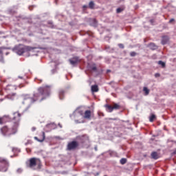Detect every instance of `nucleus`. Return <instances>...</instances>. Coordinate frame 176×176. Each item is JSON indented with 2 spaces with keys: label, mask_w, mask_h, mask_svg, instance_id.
Here are the masks:
<instances>
[{
  "label": "nucleus",
  "mask_w": 176,
  "mask_h": 176,
  "mask_svg": "<svg viewBox=\"0 0 176 176\" xmlns=\"http://www.w3.org/2000/svg\"><path fill=\"white\" fill-rule=\"evenodd\" d=\"M52 94V87L46 85L45 87H41L37 89V91L33 95V98H29L32 104L36 102V101H43L50 97Z\"/></svg>",
  "instance_id": "1"
},
{
  "label": "nucleus",
  "mask_w": 176,
  "mask_h": 176,
  "mask_svg": "<svg viewBox=\"0 0 176 176\" xmlns=\"http://www.w3.org/2000/svg\"><path fill=\"white\" fill-rule=\"evenodd\" d=\"M34 49H36V47L28 46V45H19L18 46L14 47V50L16 54L19 56H23L24 53L27 52H31L32 50H34Z\"/></svg>",
  "instance_id": "2"
},
{
  "label": "nucleus",
  "mask_w": 176,
  "mask_h": 176,
  "mask_svg": "<svg viewBox=\"0 0 176 176\" xmlns=\"http://www.w3.org/2000/svg\"><path fill=\"white\" fill-rule=\"evenodd\" d=\"M21 118V114L19 112H15L13 113L12 120V133H17V129L20 124V119Z\"/></svg>",
  "instance_id": "3"
},
{
  "label": "nucleus",
  "mask_w": 176,
  "mask_h": 176,
  "mask_svg": "<svg viewBox=\"0 0 176 176\" xmlns=\"http://www.w3.org/2000/svg\"><path fill=\"white\" fill-rule=\"evenodd\" d=\"M27 167L29 168H33V170H35V166L36 165L38 166V168H41V166H42L41 164V160H38V158L32 157L29 160V162L26 163Z\"/></svg>",
  "instance_id": "4"
},
{
  "label": "nucleus",
  "mask_w": 176,
  "mask_h": 176,
  "mask_svg": "<svg viewBox=\"0 0 176 176\" xmlns=\"http://www.w3.org/2000/svg\"><path fill=\"white\" fill-rule=\"evenodd\" d=\"M16 89H17V87L15 85H8L6 87V91L8 94L7 96L8 98H13V97L16 96V93H14V91H16Z\"/></svg>",
  "instance_id": "5"
},
{
  "label": "nucleus",
  "mask_w": 176,
  "mask_h": 176,
  "mask_svg": "<svg viewBox=\"0 0 176 176\" xmlns=\"http://www.w3.org/2000/svg\"><path fill=\"white\" fill-rule=\"evenodd\" d=\"M76 140L77 141H79L80 144H82V145H85L90 142V139L86 134L77 136Z\"/></svg>",
  "instance_id": "6"
},
{
  "label": "nucleus",
  "mask_w": 176,
  "mask_h": 176,
  "mask_svg": "<svg viewBox=\"0 0 176 176\" xmlns=\"http://www.w3.org/2000/svg\"><path fill=\"white\" fill-rule=\"evenodd\" d=\"M1 133L3 135H12V134H16V133H13V126L10 129L8 128L7 126H4L1 129Z\"/></svg>",
  "instance_id": "7"
},
{
  "label": "nucleus",
  "mask_w": 176,
  "mask_h": 176,
  "mask_svg": "<svg viewBox=\"0 0 176 176\" xmlns=\"http://www.w3.org/2000/svg\"><path fill=\"white\" fill-rule=\"evenodd\" d=\"M9 162L4 158L0 157V171H6Z\"/></svg>",
  "instance_id": "8"
},
{
  "label": "nucleus",
  "mask_w": 176,
  "mask_h": 176,
  "mask_svg": "<svg viewBox=\"0 0 176 176\" xmlns=\"http://www.w3.org/2000/svg\"><path fill=\"white\" fill-rule=\"evenodd\" d=\"M79 146V143L76 141H72L68 143L67 146V151H75Z\"/></svg>",
  "instance_id": "9"
},
{
  "label": "nucleus",
  "mask_w": 176,
  "mask_h": 176,
  "mask_svg": "<svg viewBox=\"0 0 176 176\" xmlns=\"http://www.w3.org/2000/svg\"><path fill=\"white\" fill-rule=\"evenodd\" d=\"M72 65H76V64L80 63V59L78 56L73 57L69 60Z\"/></svg>",
  "instance_id": "10"
},
{
  "label": "nucleus",
  "mask_w": 176,
  "mask_h": 176,
  "mask_svg": "<svg viewBox=\"0 0 176 176\" xmlns=\"http://www.w3.org/2000/svg\"><path fill=\"white\" fill-rule=\"evenodd\" d=\"M84 118L90 120L91 119V111L90 110L85 111L84 113Z\"/></svg>",
  "instance_id": "11"
},
{
  "label": "nucleus",
  "mask_w": 176,
  "mask_h": 176,
  "mask_svg": "<svg viewBox=\"0 0 176 176\" xmlns=\"http://www.w3.org/2000/svg\"><path fill=\"white\" fill-rule=\"evenodd\" d=\"M9 120V116H4L3 117L0 118V124H3L4 123H6Z\"/></svg>",
  "instance_id": "12"
},
{
  "label": "nucleus",
  "mask_w": 176,
  "mask_h": 176,
  "mask_svg": "<svg viewBox=\"0 0 176 176\" xmlns=\"http://www.w3.org/2000/svg\"><path fill=\"white\" fill-rule=\"evenodd\" d=\"M168 41H170V38H168V36H163L161 43L162 45H166V43H168Z\"/></svg>",
  "instance_id": "13"
},
{
  "label": "nucleus",
  "mask_w": 176,
  "mask_h": 176,
  "mask_svg": "<svg viewBox=\"0 0 176 176\" xmlns=\"http://www.w3.org/2000/svg\"><path fill=\"white\" fill-rule=\"evenodd\" d=\"M151 156L152 159H154V160H157L160 157L159 154L156 151L152 152Z\"/></svg>",
  "instance_id": "14"
},
{
  "label": "nucleus",
  "mask_w": 176,
  "mask_h": 176,
  "mask_svg": "<svg viewBox=\"0 0 176 176\" xmlns=\"http://www.w3.org/2000/svg\"><path fill=\"white\" fill-rule=\"evenodd\" d=\"M64 94H65V91H64V89H60L59 91V98H60V100H64Z\"/></svg>",
  "instance_id": "15"
},
{
  "label": "nucleus",
  "mask_w": 176,
  "mask_h": 176,
  "mask_svg": "<svg viewBox=\"0 0 176 176\" xmlns=\"http://www.w3.org/2000/svg\"><path fill=\"white\" fill-rule=\"evenodd\" d=\"M91 89L92 93H97V91H98V85H92Z\"/></svg>",
  "instance_id": "16"
},
{
  "label": "nucleus",
  "mask_w": 176,
  "mask_h": 176,
  "mask_svg": "<svg viewBox=\"0 0 176 176\" xmlns=\"http://www.w3.org/2000/svg\"><path fill=\"white\" fill-rule=\"evenodd\" d=\"M34 140H36L38 142H43L45 141V132H43L42 138L40 140L38 137H34Z\"/></svg>",
  "instance_id": "17"
},
{
  "label": "nucleus",
  "mask_w": 176,
  "mask_h": 176,
  "mask_svg": "<svg viewBox=\"0 0 176 176\" xmlns=\"http://www.w3.org/2000/svg\"><path fill=\"white\" fill-rule=\"evenodd\" d=\"M148 47H150L151 50H156V49H157V46H156V45H155L153 43H150L148 45Z\"/></svg>",
  "instance_id": "18"
},
{
  "label": "nucleus",
  "mask_w": 176,
  "mask_h": 176,
  "mask_svg": "<svg viewBox=\"0 0 176 176\" xmlns=\"http://www.w3.org/2000/svg\"><path fill=\"white\" fill-rule=\"evenodd\" d=\"M105 108H107V109H109V112H113V107L111 105L109 104H106L105 105Z\"/></svg>",
  "instance_id": "19"
},
{
  "label": "nucleus",
  "mask_w": 176,
  "mask_h": 176,
  "mask_svg": "<svg viewBox=\"0 0 176 176\" xmlns=\"http://www.w3.org/2000/svg\"><path fill=\"white\" fill-rule=\"evenodd\" d=\"M157 63L159 65H161L162 68H166V63H164L162 60H160V61H158Z\"/></svg>",
  "instance_id": "20"
},
{
  "label": "nucleus",
  "mask_w": 176,
  "mask_h": 176,
  "mask_svg": "<svg viewBox=\"0 0 176 176\" xmlns=\"http://www.w3.org/2000/svg\"><path fill=\"white\" fill-rule=\"evenodd\" d=\"M113 109H120V105L117 103H113Z\"/></svg>",
  "instance_id": "21"
},
{
  "label": "nucleus",
  "mask_w": 176,
  "mask_h": 176,
  "mask_svg": "<svg viewBox=\"0 0 176 176\" xmlns=\"http://www.w3.org/2000/svg\"><path fill=\"white\" fill-rule=\"evenodd\" d=\"M143 91H144L145 96H148L149 94V89L146 87L143 88Z\"/></svg>",
  "instance_id": "22"
},
{
  "label": "nucleus",
  "mask_w": 176,
  "mask_h": 176,
  "mask_svg": "<svg viewBox=\"0 0 176 176\" xmlns=\"http://www.w3.org/2000/svg\"><path fill=\"white\" fill-rule=\"evenodd\" d=\"M89 69H91V71H97V66H96V65H92L89 66Z\"/></svg>",
  "instance_id": "23"
},
{
  "label": "nucleus",
  "mask_w": 176,
  "mask_h": 176,
  "mask_svg": "<svg viewBox=\"0 0 176 176\" xmlns=\"http://www.w3.org/2000/svg\"><path fill=\"white\" fill-rule=\"evenodd\" d=\"M155 119H156V116H155L154 114H152L149 118L150 122H153Z\"/></svg>",
  "instance_id": "24"
},
{
  "label": "nucleus",
  "mask_w": 176,
  "mask_h": 176,
  "mask_svg": "<svg viewBox=\"0 0 176 176\" xmlns=\"http://www.w3.org/2000/svg\"><path fill=\"white\" fill-rule=\"evenodd\" d=\"M89 9H94V2L90 1L89 3Z\"/></svg>",
  "instance_id": "25"
},
{
  "label": "nucleus",
  "mask_w": 176,
  "mask_h": 176,
  "mask_svg": "<svg viewBox=\"0 0 176 176\" xmlns=\"http://www.w3.org/2000/svg\"><path fill=\"white\" fill-rule=\"evenodd\" d=\"M123 10H124V8H118L116 10V12L117 13H122V12H123Z\"/></svg>",
  "instance_id": "26"
},
{
  "label": "nucleus",
  "mask_w": 176,
  "mask_h": 176,
  "mask_svg": "<svg viewBox=\"0 0 176 176\" xmlns=\"http://www.w3.org/2000/svg\"><path fill=\"white\" fill-rule=\"evenodd\" d=\"M0 63H3V55L2 54V50H0Z\"/></svg>",
  "instance_id": "27"
},
{
  "label": "nucleus",
  "mask_w": 176,
  "mask_h": 176,
  "mask_svg": "<svg viewBox=\"0 0 176 176\" xmlns=\"http://www.w3.org/2000/svg\"><path fill=\"white\" fill-rule=\"evenodd\" d=\"M120 163H121L122 164H126V163H127V159H126V158H122V159L120 160Z\"/></svg>",
  "instance_id": "28"
},
{
  "label": "nucleus",
  "mask_w": 176,
  "mask_h": 176,
  "mask_svg": "<svg viewBox=\"0 0 176 176\" xmlns=\"http://www.w3.org/2000/svg\"><path fill=\"white\" fill-rule=\"evenodd\" d=\"M137 54V53L135 52H131L130 53V56L131 57H135V55Z\"/></svg>",
  "instance_id": "29"
},
{
  "label": "nucleus",
  "mask_w": 176,
  "mask_h": 176,
  "mask_svg": "<svg viewBox=\"0 0 176 176\" xmlns=\"http://www.w3.org/2000/svg\"><path fill=\"white\" fill-rule=\"evenodd\" d=\"M118 47H120V49H124V45L122 43L118 44Z\"/></svg>",
  "instance_id": "30"
},
{
  "label": "nucleus",
  "mask_w": 176,
  "mask_h": 176,
  "mask_svg": "<svg viewBox=\"0 0 176 176\" xmlns=\"http://www.w3.org/2000/svg\"><path fill=\"white\" fill-rule=\"evenodd\" d=\"M155 78H160V74L156 73V74H155Z\"/></svg>",
  "instance_id": "31"
},
{
  "label": "nucleus",
  "mask_w": 176,
  "mask_h": 176,
  "mask_svg": "<svg viewBox=\"0 0 176 176\" xmlns=\"http://www.w3.org/2000/svg\"><path fill=\"white\" fill-rule=\"evenodd\" d=\"M32 131H35L36 130V128L33 127V128H32Z\"/></svg>",
  "instance_id": "32"
},
{
  "label": "nucleus",
  "mask_w": 176,
  "mask_h": 176,
  "mask_svg": "<svg viewBox=\"0 0 176 176\" xmlns=\"http://www.w3.org/2000/svg\"><path fill=\"white\" fill-rule=\"evenodd\" d=\"M173 21H174V19H170L169 23H172Z\"/></svg>",
  "instance_id": "33"
},
{
  "label": "nucleus",
  "mask_w": 176,
  "mask_h": 176,
  "mask_svg": "<svg viewBox=\"0 0 176 176\" xmlns=\"http://www.w3.org/2000/svg\"><path fill=\"white\" fill-rule=\"evenodd\" d=\"M0 96H3V93H2V91H0Z\"/></svg>",
  "instance_id": "34"
},
{
  "label": "nucleus",
  "mask_w": 176,
  "mask_h": 176,
  "mask_svg": "<svg viewBox=\"0 0 176 176\" xmlns=\"http://www.w3.org/2000/svg\"><path fill=\"white\" fill-rule=\"evenodd\" d=\"M86 8H87V6H83L84 9Z\"/></svg>",
  "instance_id": "35"
},
{
  "label": "nucleus",
  "mask_w": 176,
  "mask_h": 176,
  "mask_svg": "<svg viewBox=\"0 0 176 176\" xmlns=\"http://www.w3.org/2000/svg\"><path fill=\"white\" fill-rule=\"evenodd\" d=\"M19 79H23V77H20V76H19Z\"/></svg>",
  "instance_id": "36"
},
{
  "label": "nucleus",
  "mask_w": 176,
  "mask_h": 176,
  "mask_svg": "<svg viewBox=\"0 0 176 176\" xmlns=\"http://www.w3.org/2000/svg\"><path fill=\"white\" fill-rule=\"evenodd\" d=\"M111 120H113V119L111 118Z\"/></svg>",
  "instance_id": "37"
}]
</instances>
